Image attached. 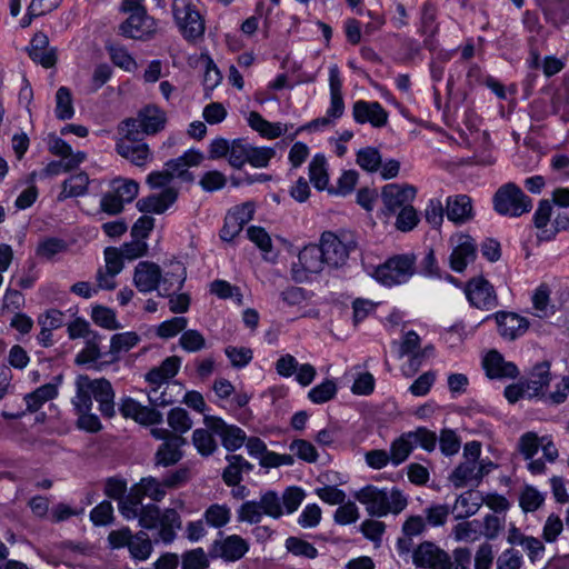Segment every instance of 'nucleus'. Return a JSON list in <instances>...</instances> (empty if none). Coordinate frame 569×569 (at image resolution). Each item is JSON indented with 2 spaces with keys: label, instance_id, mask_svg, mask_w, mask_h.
<instances>
[{
  "label": "nucleus",
  "instance_id": "1",
  "mask_svg": "<svg viewBox=\"0 0 569 569\" xmlns=\"http://www.w3.org/2000/svg\"><path fill=\"white\" fill-rule=\"evenodd\" d=\"M355 498L366 507L371 517H385L389 513L398 515L408 505L407 498L398 488H378L368 485L355 493Z\"/></svg>",
  "mask_w": 569,
  "mask_h": 569
},
{
  "label": "nucleus",
  "instance_id": "2",
  "mask_svg": "<svg viewBox=\"0 0 569 569\" xmlns=\"http://www.w3.org/2000/svg\"><path fill=\"white\" fill-rule=\"evenodd\" d=\"M172 172L164 168L162 171H152L147 177V183L151 189L164 188L159 193H152L137 201L140 212L161 214L178 199V190L169 187L172 181Z\"/></svg>",
  "mask_w": 569,
  "mask_h": 569
},
{
  "label": "nucleus",
  "instance_id": "3",
  "mask_svg": "<svg viewBox=\"0 0 569 569\" xmlns=\"http://www.w3.org/2000/svg\"><path fill=\"white\" fill-rule=\"evenodd\" d=\"M550 367L549 361L536 363L525 382L526 391L528 398L545 397L546 401L559 405L565 402L569 395V378L563 377L561 382L557 385V389L546 395V390L551 381Z\"/></svg>",
  "mask_w": 569,
  "mask_h": 569
},
{
  "label": "nucleus",
  "instance_id": "4",
  "mask_svg": "<svg viewBox=\"0 0 569 569\" xmlns=\"http://www.w3.org/2000/svg\"><path fill=\"white\" fill-rule=\"evenodd\" d=\"M167 113L157 104L150 103L141 108L134 118H127L118 126V132H128L130 136H154L162 131L167 124Z\"/></svg>",
  "mask_w": 569,
  "mask_h": 569
},
{
  "label": "nucleus",
  "instance_id": "5",
  "mask_svg": "<svg viewBox=\"0 0 569 569\" xmlns=\"http://www.w3.org/2000/svg\"><path fill=\"white\" fill-rule=\"evenodd\" d=\"M493 209L500 216L518 218L532 209V199L515 182H508L495 192Z\"/></svg>",
  "mask_w": 569,
  "mask_h": 569
},
{
  "label": "nucleus",
  "instance_id": "6",
  "mask_svg": "<svg viewBox=\"0 0 569 569\" xmlns=\"http://www.w3.org/2000/svg\"><path fill=\"white\" fill-rule=\"evenodd\" d=\"M415 271V256L397 254L378 266L373 276L381 284L392 287L406 283L413 276Z\"/></svg>",
  "mask_w": 569,
  "mask_h": 569
},
{
  "label": "nucleus",
  "instance_id": "7",
  "mask_svg": "<svg viewBox=\"0 0 569 569\" xmlns=\"http://www.w3.org/2000/svg\"><path fill=\"white\" fill-rule=\"evenodd\" d=\"M139 193V184L134 180L117 178L110 183L109 190L100 199V209L110 216L122 212L124 204L132 202Z\"/></svg>",
  "mask_w": 569,
  "mask_h": 569
},
{
  "label": "nucleus",
  "instance_id": "8",
  "mask_svg": "<svg viewBox=\"0 0 569 569\" xmlns=\"http://www.w3.org/2000/svg\"><path fill=\"white\" fill-rule=\"evenodd\" d=\"M173 19L188 41H196L204 34V20L190 0H173Z\"/></svg>",
  "mask_w": 569,
  "mask_h": 569
},
{
  "label": "nucleus",
  "instance_id": "9",
  "mask_svg": "<svg viewBox=\"0 0 569 569\" xmlns=\"http://www.w3.org/2000/svg\"><path fill=\"white\" fill-rule=\"evenodd\" d=\"M319 247L323 252L325 262L329 268H341L346 264L356 242L350 236H337L331 231L321 234Z\"/></svg>",
  "mask_w": 569,
  "mask_h": 569
},
{
  "label": "nucleus",
  "instance_id": "10",
  "mask_svg": "<svg viewBox=\"0 0 569 569\" xmlns=\"http://www.w3.org/2000/svg\"><path fill=\"white\" fill-rule=\"evenodd\" d=\"M129 17L118 27V33L127 39L149 40L157 32V21L146 10L127 12Z\"/></svg>",
  "mask_w": 569,
  "mask_h": 569
},
{
  "label": "nucleus",
  "instance_id": "11",
  "mask_svg": "<svg viewBox=\"0 0 569 569\" xmlns=\"http://www.w3.org/2000/svg\"><path fill=\"white\" fill-rule=\"evenodd\" d=\"M121 134L116 142V151L119 156L137 167H143L152 159V152L148 143L143 142L140 136H130L128 132Z\"/></svg>",
  "mask_w": 569,
  "mask_h": 569
},
{
  "label": "nucleus",
  "instance_id": "12",
  "mask_svg": "<svg viewBox=\"0 0 569 569\" xmlns=\"http://www.w3.org/2000/svg\"><path fill=\"white\" fill-rule=\"evenodd\" d=\"M219 539L213 540L209 548L211 558H221L227 562H236L244 557L249 550V543L238 535L223 537L219 531Z\"/></svg>",
  "mask_w": 569,
  "mask_h": 569
},
{
  "label": "nucleus",
  "instance_id": "13",
  "mask_svg": "<svg viewBox=\"0 0 569 569\" xmlns=\"http://www.w3.org/2000/svg\"><path fill=\"white\" fill-rule=\"evenodd\" d=\"M451 556L435 542L423 541L413 550L412 562L422 569H450Z\"/></svg>",
  "mask_w": 569,
  "mask_h": 569
},
{
  "label": "nucleus",
  "instance_id": "14",
  "mask_svg": "<svg viewBox=\"0 0 569 569\" xmlns=\"http://www.w3.org/2000/svg\"><path fill=\"white\" fill-rule=\"evenodd\" d=\"M327 266L325 262L323 252L319 244L306 246L298 256V263L292 266V278L298 282L308 280V273H319L323 267Z\"/></svg>",
  "mask_w": 569,
  "mask_h": 569
},
{
  "label": "nucleus",
  "instance_id": "15",
  "mask_svg": "<svg viewBox=\"0 0 569 569\" xmlns=\"http://www.w3.org/2000/svg\"><path fill=\"white\" fill-rule=\"evenodd\" d=\"M204 425L214 433V436L220 438L222 446L228 451H236L241 448L247 440L246 432L240 427L228 425L219 417L206 416Z\"/></svg>",
  "mask_w": 569,
  "mask_h": 569
},
{
  "label": "nucleus",
  "instance_id": "16",
  "mask_svg": "<svg viewBox=\"0 0 569 569\" xmlns=\"http://www.w3.org/2000/svg\"><path fill=\"white\" fill-rule=\"evenodd\" d=\"M463 290L469 303L475 308L490 310L498 305L493 287L482 277L470 279Z\"/></svg>",
  "mask_w": 569,
  "mask_h": 569
},
{
  "label": "nucleus",
  "instance_id": "17",
  "mask_svg": "<svg viewBox=\"0 0 569 569\" xmlns=\"http://www.w3.org/2000/svg\"><path fill=\"white\" fill-rule=\"evenodd\" d=\"M417 190L410 184L389 183L382 188L381 199L387 214H395L405 207L410 206Z\"/></svg>",
  "mask_w": 569,
  "mask_h": 569
},
{
  "label": "nucleus",
  "instance_id": "18",
  "mask_svg": "<svg viewBox=\"0 0 569 569\" xmlns=\"http://www.w3.org/2000/svg\"><path fill=\"white\" fill-rule=\"evenodd\" d=\"M352 117L357 123L382 128L388 123L389 113L378 101L357 100L352 106Z\"/></svg>",
  "mask_w": 569,
  "mask_h": 569
},
{
  "label": "nucleus",
  "instance_id": "19",
  "mask_svg": "<svg viewBox=\"0 0 569 569\" xmlns=\"http://www.w3.org/2000/svg\"><path fill=\"white\" fill-rule=\"evenodd\" d=\"M478 247L475 239L469 234H459L457 244L449 257L450 268L456 272H462L467 266L477 258Z\"/></svg>",
  "mask_w": 569,
  "mask_h": 569
},
{
  "label": "nucleus",
  "instance_id": "20",
  "mask_svg": "<svg viewBox=\"0 0 569 569\" xmlns=\"http://www.w3.org/2000/svg\"><path fill=\"white\" fill-rule=\"evenodd\" d=\"M134 287L141 293H149L159 290L161 282V269L152 261H140L134 267L133 278Z\"/></svg>",
  "mask_w": 569,
  "mask_h": 569
},
{
  "label": "nucleus",
  "instance_id": "21",
  "mask_svg": "<svg viewBox=\"0 0 569 569\" xmlns=\"http://www.w3.org/2000/svg\"><path fill=\"white\" fill-rule=\"evenodd\" d=\"M92 398L99 403V411L104 418H112L116 415L114 390L111 382L106 378H89Z\"/></svg>",
  "mask_w": 569,
  "mask_h": 569
},
{
  "label": "nucleus",
  "instance_id": "22",
  "mask_svg": "<svg viewBox=\"0 0 569 569\" xmlns=\"http://www.w3.org/2000/svg\"><path fill=\"white\" fill-rule=\"evenodd\" d=\"M167 270L161 272V282L159 284V296H170L182 289L187 279V270L182 262L171 260L166 263Z\"/></svg>",
  "mask_w": 569,
  "mask_h": 569
},
{
  "label": "nucleus",
  "instance_id": "23",
  "mask_svg": "<svg viewBox=\"0 0 569 569\" xmlns=\"http://www.w3.org/2000/svg\"><path fill=\"white\" fill-rule=\"evenodd\" d=\"M486 375L490 379L516 378L519 370L513 362L506 361L500 352L490 350L482 360Z\"/></svg>",
  "mask_w": 569,
  "mask_h": 569
},
{
  "label": "nucleus",
  "instance_id": "24",
  "mask_svg": "<svg viewBox=\"0 0 569 569\" xmlns=\"http://www.w3.org/2000/svg\"><path fill=\"white\" fill-rule=\"evenodd\" d=\"M187 443V440L180 437H172L162 442L154 453V465L157 467H170L178 463L183 458L181 448Z\"/></svg>",
  "mask_w": 569,
  "mask_h": 569
},
{
  "label": "nucleus",
  "instance_id": "25",
  "mask_svg": "<svg viewBox=\"0 0 569 569\" xmlns=\"http://www.w3.org/2000/svg\"><path fill=\"white\" fill-rule=\"evenodd\" d=\"M28 53L32 61L47 69L52 68L57 62L56 50L49 47V39L43 32L33 36Z\"/></svg>",
  "mask_w": 569,
  "mask_h": 569
},
{
  "label": "nucleus",
  "instance_id": "26",
  "mask_svg": "<svg viewBox=\"0 0 569 569\" xmlns=\"http://www.w3.org/2000/svg\"><path fill=\"white\" fill-rule=\"evenodd\" d=\"M330 106L327 109V116L332 119H339L345 112V102L342 97V81L337 64L329 68Z\"/></svg>",
  "mask_w": 569,
  "mask_h": 569
},
{
  "label": "nucleus",
  "instance_id": "27",
  "mask_svg": "<svg viewBox=\"0 0 569 569\" xmlns=\"http://www.w3.org/2000/svg\"><path fill=\"white\" fill-rule=\"evenodd\" d=\"M202 160L203 154L200 151L190 149L182 156L167 161L164 167L172 172V178L178 177L184 181H191L192 174L188 171V168L200 164Z\"/></svg>",
  "mask_w": 569,
  "mask_h": 569
},
{
  "label": "nucleus",
  "instance_id": "28",
  "mask_svg": "<svg viewBox=\"0 0 569 569\" xmlns=\"http://www.w3.org/2000/svg\"><path fill=\"white\" fill-rule=\"evenodd\" d=\"M182 528V520L179 512L173 508L162 510L158 523V538L164 545L172 543L177 538V531Z\"/></svg>",
  "mask_w": 569,
  "mask_h": 569
},
{
  "label": "nucleus",
  "instance_id": "29",
  "mask_svg": "<svg viewBox=\"0 0 569 569\" xmlns=\"http://www.w3.org/2000/svg\"><path fill=\"white\" fill-rule=\"evenodd\" d=\"M496 321L500 336L509 340L521 336L528 328V321L513 312H498Z\"/></svg>",
  "mask_w": 569,
  "mask_h": 569
},
{
  "label": "nucleus",
  "instance_id": "30",
  "mask_svg": "<svg viewBox=\"0 0 569 569\" xmlns=\"http://www.w3.org/2000/svg\"><path fill=\"white\" fill-rule=\"evenodd\" d=\"M485 465L475 461L461 462L450 475V481L456 488H461L475 481L478 483L485 476Z\"/></svg>",
  "mask_w": 569,
  "mask_h": 569
},
{
  "label": "nucleus",
  "instance_id": "31",
  "mask_svg": "<svg viewBox=\"0 0 569 569\" xmlns=\"http://www.w3.org/2000/svg\"><path fill=\"white\" fill-rule=\"evenodd\" d=\"M447 218L455 223H465L472 218L471 199L466 194L447 199Z\"/></svg>",
  "mask_w": 569,
  "mask_h": 569
},
{
  "label": "nucleus",
  "instance_id": "32",
  "mask_svg": "<svg viewBox=\"0 0 569 569\" xmlns=\"http://www.w3.org/2000/svg\"><path fill=\"white\" fill-rule=\"evenodd\" d=\"M106 50L112 63L127 72H133L138 69L136 59L129 53L128 49L118 43L108 41Z\"/></svg>",
  "mask_w": 569,
  "mask_h": 569
},
{
  "label": "nucleus",
  "instance_id": "33",
  "mask_svg": "<svg viewBox=\"0 0 569 569\" xmlns=\"http://www.w3.org/2000/svg\"><path fill=\"white\" fill-rule=\"evenodd\" d=\"M132 488L141 499L148 497L156 502L161 501L167 495V488L163 480L160 481L151 476L141 478L138 483L132 486Z\"/></svg>",
  "mask_w": 569,
  "mask_h": 569
},
{
  "label": "nucleus",
  "instance_id": "34",
  "mask_svg": "<svg viewBox=\"0 0 569 569\" xmlns=\"http://www.w3.org/2000/svg\"><path fill=\"white\" fill-rule=\"evenodd\" d=\"M89 184V177L86 172H79L71 176L62 182V190L58 194L59 201H64L68 198H76L87 193Z\"/></svg>",
  "mask_w": 569,
  "mask_h": 569
},
{
  "label": "nucleus",
  "instance_id": "35",
  "mask_svg": "<svg viewBox=\"0 0 569 569\" xmlns=\"http://www.w3.org/2000/svg\"><path fill=\"white\" fill-rule=\"evenodd\" d=\"M92 393L90 391L89 377L81 375L76 379V395L72 405L76 413L92 410Z\"/></svg>",
  "mask_w": 569,
  "mask_h": 569
},
{
  "label": "nucleus",
  "instance_id": "36",
  "mask_svg": "<svg viewBox=\"0 0 569 569\" xmlns=\"http://www.w3.org/2000/svg\"><path fill=\"white\" fill-rule=\"evenodd\" d=\"M412 436L409 432L401 433L390 443V458L393 466L405 462L413 451Z\"/></svg>",
  "mask_w": 569,
  "mask_h": 569
},
{
  "label": "nucleus",
  "instance_id": "37",
  "mask_svg": "<svg viewBox=\"0 0 569 569\" xmlns=\"http://www.w3.org/2000/svg\"><path fill=\"white\" fill-rule=\"evenodd\" d=\"M139 341V336L132 331L113 335L110 340V349L107 353L111 358L110 362L117 361L120 352L129 351L137 346Z\"/></svg>",
  "mask_w": 569,
  "mask_h": 569
},
{
  "label": "nucleus",
  "instance_id": "38",
  "mask_svg": "<svg viewBox=\"0 0 569 569\" xmlns=\"http://www.w3.org/2000/svg\"><path fill=\"white\" fill-rule=\"evenodd\" d=\"M58 395V389L52 383H46L37 388L33 392L24 396L27 411H38L47 401L53 399Z\"/></svg>",
  "mask_w": 569,
  "mask_h": 569
},
{
  "label": "nucleus",
  "instance_id": "39",
  "mask_svg": "<svg viewBox=\"0 0 569 569\" xmlns=\"http://www.w3.org/2000/svg\"><path fill=\"white\" fill-rule=\"evenodd\" d=\"M309 178L313 187L325 190L329 183L327 159L323 154L317 153L309 163Z\"/></svg>",
  "mask_w": 569,
  "mask_h": 569
},
{
  "label": "nucleus",
  "instance_id": "40",
  "mask_svg": "<svg viewBox=\"0 0 569 569\" xmlns=\"http://www.w3.org/2000/svg\"><path fill=\"white\" fill-rule=\"evenodd\" d=\"M128 550L132 559L137 561L147 560L152 552V541L148 533L139 531L136 535H132L128 545Z\"/></svg>",
  "mask_w": 569,
  "mask_h": 569
},
{
  "label": "nucleus",
  "instance_id": "41",
  "mask_svg": "<svg viewBox=\"0 0 569 569\" xmlns=\"http://www.w3.org/2000/svg\"><path fill=\"white\" fill-rule=\"evenodd\" d=\"M482 499L472 491L460 495L455 505L456 518L463 519L476 515L481 506Z\"/></svg>",
  "mask_w": 569,
  "mask_h": 569
},
{
  "label": "nucleus",
  "instance_id": "42",
  "mask_svg": "<svg viewBox=\"0 0 569 569\" xmlns=\"http://www.w3.org/2000/svg\"><path fill=\"white\" fill-rule=\"evenodd\" d=\"M231 519V510L226 505L214 503L203 512L204 522L212 528H222Z\"/></svg>",
  "mask_w": 569,
  "mask_h": 569
},
{
  "label": "nucleus",
  "instance_id": "43",
  "mask_svg": "<svg viewBox=\"0 0 569 569\" xmlns=\"http://www.w3.org/2000/svg\"><path fill=\"white\" fill-rule=\"evenodd\" d=\"M356 156L357 164L367 172L378 171L382 162L380 151L375 147L361 148Z\"/></svg>",
  "mask_w": 569,
  "mask_h": 569
},
{
  "label": "nucleus",
  "instance_id": "44",
  "mask_svg": "<svg viewBox=\"0 0 569 569\" xmlns=\"http://www.w3.org/2000/svg\"><path fill=\"white\" fill-rule=\"evenodd\" d=\"M101 339L102 337L98 332L86 339V346L77 355L76 362L78 365H87L98 361L102 356L100 351Z\"/></svg>",
  "mask_w": 569,
  "mask_h": 569
},
{
  "label": "nucleus",
  "instance_id": "45",
  "mask_svg": "<svg viewBox=\"0 0 569 569\" xmlns=\"http://www.w3.org/2000/svg\"><path fill=\"white\" fill-rule=\"evenodd\" d=\"M213 432L207 427L206 429H196L192 433V442L197 451L201 456H210L217 449V442L213 438Z\"/></svg>",
  "mask_w": 569,
  "mask_h": 569
},
{
  "label": "nucleus",
  "instance_id": "46",
  "mask_svg": "<svg viewBox=\"0 0 569 569\" xmlns=\"http://www.w3.org/2000/svg\"><path fill=\"white\" fill-rule=\"evenodd\" d=\"M141 502L142 499L131 487L127 496L118 501V509L120 515L127 520L136 519L142 507Z\"/></svg>",
  "mask_w": 569,
  "mask_h": 569
},
{
  "label": "nucleus",
  "instance_id": "47",
  "mask_svg": "<svg viewBox=\"0 0 569 569\" xmlns=\"http://www.w3.org/2000/svg\"><path fill=\"white\" fill-rule=\"evenodd\" d=\"M54 112L59 120H69L73 117L72 94L69 88L60 87L57 90Z\"/></svg>",
  "mask_w": 569,
  "mask_h": 569
},
{
  "label": "nucleus",
  "instance_id": "48",
  "mask_svg": "<svg viewBox=\"0 0 569 569\" xmlns=\"http://www.w3.org/2000/svg\"><path fill=\"white\" fill-rule=\"evenodd\" d=\"M210 555L202 548L188 550L181 556L182 569H207L210 566Z\"/></svg>",
  "mask_w": 569,
  "mask_h": 569
},
{
  "label": "nucleus",
  "instance_id": "49",
  "mask_svg": "<svg viewBox=\"0 0 569 569\" xmlns=\"http://www.w3.org/2000/svg\"><path fill=\"white\" fill-rule=\"evenodd\" d=\"M545 17L553 26L565 24L569 20V3L566 0H552L545 9Z\"/></svg>",
  "mask_w": 569,
  "mask_h": 569
},
{
  "label": "nucleus",
  "instance_id": "50",
  "mask_svg": "<svg viewBox=\"0 0 569 569\" xmlns=\"http://www.w3.org/2000/svg\"><path fill=\"white\" fill-rule=\"evenodd\" d=\"M250 143L244 139H234L231 141L228 162L236 169L242 168L248 162Z\"/></svg>",
  "mask_w": 569,
  "mask_h": 569
},
{
  "label": "nucleus",
  "instance_id": "51",
  "mask_svg": "<svg viewBox=\"0 0 569 569\" xmlns=\"http://www.w3.org/2000/svg\"><path fill=\"white\" fill-rule=\"evenodd\" d=\"M167 421L179 436H182L192 428V420L183 408L177 407L171 409L168 413Z\"/></svg>",
  "mask_w": 569,
  "mask_h": 569
},
{
  "label": "nucleus",
  "instance_id": "52",
  "mask_svg": "<svg viewBox=\"0 0 569 569\" xmlns=\"http://www.w3.org/2000/svg\"><path fill=\"white\" fill-rule=\"evenodd\" d=\"M337 385L332 380H325L320 385L311 388L308 392V398L311 402L321 405L330 401L337 395Z\"/></svg>",
  "mask_w": 569,
  "mask_h": 569
},
{
  "label": "nucleus",
  "instance_id": "53",
  "mask_svg": "<svg viewBox=\"0 0 569 569\" xmlns=\"http://www.w3.org/2000/svg\"><path fill=\"white\" fill-rule=\"evenodd\" d=\"M545 501V495L532 486H526L520 493L519 503L525 512H533L539 509Z\"/></svg>",
  "mask_w": 569,
  "mask_h": 569
},
{
  "label": "nucleus",
  "instance_id": "54",
  "mask_svg": "<svg viewBox=\"0 0 569 569\" xmlns=\"http://www.w3.org/2000/svg\"><path fill=\"white\" fill-rule=\"evenodd\" d=\"M413 439V447H420L423 450L431 452L436 449L438 437L436 432L427 429L426 427H418L415 430L408 431Z\"/></svg>",
  "mask_w": 569,
  "mask_h": 569
},
{
  "label": "nucleus",
  "instance_id": "55",
  "mask_svg": "<svg viewBox=\"0 0 569 569\" xmlns=\"http://www.w3.org/2000/svg\"><path fill=\"white\" fill-rule=\"evenodd\" d=\"M91 318L97 326L108 330H116L120 328L119 322L113 310L107 307L97 306L92 309Z\"/></svg>",
  "mask_w": 569,
  "mask_h": 569
},
{
  "label": "nucleus",
  "instance_id": "56",
  "mask_svg": "<svg viewBox=\"0 0 569 569\" xmlns=\"http://www.w3.org/2000/svg\"><path fill=\"white\" fill-rule=\"evenodd\" d=\"M437 10L431 2H425L421 9L420 17V32L425 36L432 37L438 32V26L436 23Z\"/></svg>",
  "mask_w": 569,
  "mask_h": 569
},
{
  "label": "nucleus",
  "instance_id": "57",
  "mask_svg": "<svg viewBox=\"0 0 569 569\" xmlns=\"http://www.w3.org/2000/svg\"><path fill=\"white\" fill-rule=\"evenodd\" d=\"M286 548L292 555L308 559H315L318 556V550L313 545L297 537H289L286 540Z\"/></svg>",
  "mask_w": 569,
  "mask_h": 569
},
{
  "label": "nucleus",
  "instance_id": "58",
  "mask_svg": "<svg viewBox=\"0 0 569 569\" xmlns=\"http://www.w3.org/2000/svg\"><path fill=\"white\" fill-rule=\"evenodd\" d=\"M280 298L288 307H301L311 298V295L301 287L290 286L281 291Z\"/></svg>",
  "mask_w": 569,
  "mask_h": 569
},
{
  "label": "nucleus",
  "instance_id": "59",
  "mask_svg": "<svg viewBox=\"0 0 569 569\" xmlns=\"http://www.w3.org/2000/svg\"><path fill=\"white\" fill-rule=\"evenodd\" d=\"M541 442L542 437L539 438L537 433L531 431L526 432L520 437L518 448L525 460L531 459L537 455L541 447Z\"/></svg>",
  "mask_w": 569,
  "mask_h": 569
},
{
  "label": "nucleus",
  "instance_id": "60",
  "mask_svg": "<svg viewBox=\"0 0 569 569\" xmlns=\"http://www.w3.org/2000/svg\"><path fill=\"white\" fill-rule=\"evenodd\" d=\"M90 520L94 526H108L114 520L112 503L103 500L90 511Z\"/></svg>",
  "mask_w": 569,
  "mask_h": 569
},
{
  "label": "nucleus",
  "instance_id": "61",
  "mask_svg": "<svg viewBox=\"0 0 569 569\" xmlns=\"http://www.w3.org/2000/svg\"><path fill=\"white\" fill-rule=\"evenodd\" d=\"M290 451H292L299 459L313 463L318 460V452L316 447L305 440V439H296L290 443Z\"/></svg>",
  "mask_w": 569,
  "mask_h": 569
},
{
  "label": "nucleus",
  "instance_id": "62",
  "mask_svg": "<svg viewBox=\"0 0 569 569\" xmlns=\"http://www.w3.org/2000/svg\"><path fill=\"white\" fill-rule=\"evenodd\" d=\"M439 446L441 452L447 456H453L459 452L461 447V440L451 429H442L439 437Z\"/></svg>",
  "mask_w": 569,
  "mask_h": 569
},
{
  "label": "nucleus",
  "instance_id": "63",
  "mask_svg": "<svg viewBox=\"0 0 569 569\" xmlns=\"http://www.w3.org/2000/svg\"><path fill=\"white\" fill-rule=\"evenodd\" d=\"M188 325L186 317H174L161 322L157 329V335L160 338L169 339L183 331Z\"/></svg>",
  "mask_w": 569,
  "mask_h": 569
},
{
  "label": "nucleus",
  "instance_id": "64",
  "mask_svg": "<svg viewBox=\"0 0 569 569\" xmlns=\"http://www.w3.org/2000/svg\"><path fill=\"white\" fill-rule=\"evenodd\" d=\"M260 505L264 515L280 518L283 513L281 498L274 491H267L260 498Z\"/></svg>",
  "mask_w": 569,
  "mask_h": 569
}]
</instances>
